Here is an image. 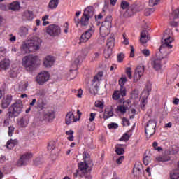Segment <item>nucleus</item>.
Segmentation results:
<instances>
[{"instance_id": "f257e3e1", "label": "nucleus", "mask_w": 179, "mask_h": 179, "mask_svg": "<svg viewBox=\"0 0 179 179\" xmlns=\"http://www.w3.org/2000/svg\"><path fill=\"white\" fill-rule=\"evenodd\" d=\"M162 44L161 45L159 52H157V59L152 60V66L155 70L159 71L162 68V60L166 58L170 54L169 49L172 48L171 43L173 39L172 37V31L171 29H166L164 33Z\"/></svg>"}, {"instance_id": "f03ea898", "label": "nucleus", "mask_w": 179, "mask_h": 179, "mask_svg": "<svg viewBox=\"0 0 179 179\" xmlns=\"http://www.w3.org/2000/svg\"><path fill=\"white\" fill-rule=\"evenodd\" d=\"M42 39L38 36H34L31 39L24 41L21 45V52L25 55L34 52L40 49Z\"/></svg>"}, {"instance_id": "7ed1b4c3", "label": "nucleus", "mask_w": 179, "mask_h": 179, "mask_svg": "<svg viewBox=\"0 0 179 179\" xmlns=\"http://www.w3.org/2000/svg\"><path fill=\"white\" fill-rule=\"evenodd\" d=\"M39 62L38 56L29 55L28 56H24L22 64L27 71H33L40 65Z\"/></svg>"}, {"instance_id": "20e7f679", "label": "nucleus", "mask_w": 179, "mask_h": 179, "mask_svg": "<svg viewBox=\"0 0 179 179\" xmlns=\"http://www.w3.org/2000/svg\"><path fill=\"white\" fill-rule=\"evenodd\" d=\"M23 111V103L21 101H17L8 108L7 116L9 118L17 117Z\"/></svg>"}, {"instance_id": "39448f33", "label": "nucleus", "mask_w": 179, "mask_h": 179, "mask_svg": "<svg viewBox=\"0 0 179 179\" xmlns=\"http://www.w3.org/2000/svg\"><path fill=\"white\" fill-rule=\"evenodd\" d=\"M94 16V8L93 6L87 7L80 18V24L81 27H87L91 18Z\"/></svg>"}, {"instance_id": "423d86ee", "label": "nucleus", "mask_w": 179, "mask_h": 179, "mask_svg": "<svg viewBox=\"0 0 179 179\" xmlns=\"http://www.w3.org/2000/svg\"><path fill=\"white\" fill-rule=\"evenodd\" d=\"M34 154L31 152H27L20 155L19 159L17 161L16 165L18 167L27 166L29 164V161L33 158Z\"/></svg>"}, {"instance_id": "0eeeda50", "label": "nucleus", "mask_w": 179, "mask_h": 179, "mask_svg": "<svg viewBox=\"0 0 179 179\" xmlns=\"http://www.w3.org/2000/svg\"><path fill=\"white\" fill-rule=\"evenodd\" d=\"M45 32L51 37H57L62 34L60 26L52 24L46 27Z\"/></svg>"}, {"instance_id": "6e6552de", "label": "nucleus", "mask_w": 179, "mask_h": 179, "mask_svg": "<svg viewBox=\"0 0 179 179\" xmlns=\"http://www.w3.org/2000/svg\"><path fill=\"white\" fill-rule=\"evenodd\" d=\"M157 126V123L155 120H150L145 129V134L147 136V138H150L152 136H153L155 133V127Z\"/></svg>"}, {"instance_id": "1a4fd4ad", "label": "nucleus", "mask_w": 179, "mask_h": 179, "mask_svg": "<svg viewBox=\"0 0 179 179\" xmlns=\"http://www.w3.org/2000/svg\"><path fill=\"white\" fill-rule=\"evenodd\" d=\"M84 162H80L78 164V168L83 173H85L87 171V169L90 166L93 165V162L90 157H84Z\"/></svg>"}, {"instance_id": "9d476101", "label": "nucleus", "mask_w": 179, "mask_h": 179, "mask_svg": "<svg viewBox=\"0 0 179 179\" xmlns=\"http://www.w3.org/2000/svg\"><path fill=\"white\" fill-rule=\"evenodd\" d=\"M50 76V75L48 71H41L36 77V82L39 85H42L49 80Z\"/></svg>"}, {"instance_id": "9b49d317", "label": "nucleus", "mask_w": 179, "mask_h": 179, "mask_svg": "<svg viewBox=\"0 0 179 179\" xmlns=\"http://www.w3.org/2000/svg\"><path fill=\"white\" fill-rule=\"evenodd\" d=\"M93 34H94V30L92 28L87 30L84 34L81 35L80 38L79 44H81L82 43L87 42L91 38Z\"/></svg>"}, {"instance_id": "f8f14e48", "label": "nucleus", "mask_w": 179, "mask_h": 179, "mask_svg": "<svg viewBox=\"0 0 179 179\" xmlns=\"http://www.w3.org/2000/svg\"><path fill=\"white\" fill-rule=\"evenodd\" d=\"M103 71H99V73L94 76V79L92 80V86H94L96 90L99 89L100 81H101V78H103Z\"/></svg>"}, {"instance_id": "ddd939ff", "label": "nucleus", "mask_w": 179, "mask_h": 179, "mask_svg": "<svg viewBox=\"0 0 179 179\" xmlns=\"http://www.w3.org/2000/svg\"><path fill=\"white\" fill-rule=\"evenodd\" d=\"M80 119L75 117L74 111H70L69 112L65 118V122L66 124L70 125L71 123L76 122Z\"/></svg>"}, {"instance_id": "4468645a", "label": "nucleus", "mask_w": 179, "mask_h": 179, "mask_svg": "<svg viewBox=\"0 0 179 179\" xmlns=\"http://www.w3.org/2000/svg\"><path fill=\"white\" fill-rule=\"evenodd\" d=\"M143 73H144L143 66L142 67L141 66H138L134 74V83H137L140 80L141 77L143 75Z\"/></svg>"}, {"instance_id": "2eb2a0df", "label": "nucleus", "mask_w": 179, "mask_h": 179, "mask_svg": "<svg viewBox=\"0 0 179 179\" xmlns=\"http://www.w3.org/2000/svg\"><path fill=\"white\" fill-rule=\"evenodd\" d=\"M114 45H115L114 38L110 37V38H108L107 43H106V46H107L108 50H104L105 55L108 53V55H107L108 57L111 55V51H113V48H114Z\"/></svg>"}, {"instance_id": "dca6fc26", "label": "nucleus", "mask_w": 179, "mask_h": 179, "mask_svg": "<svg viewBox=\"0 0 179 179\" xmlns=\"http://www.w3.org/2000/svg\"><path fill=\"white\" fill-rule=\"evenodd\" d=\"M126 96V89L125 88H120V91L116 90L113 92L112 95V98L113 100L117 101L120 99V98L124 97Z\"/></svg>"}, {"instance_id": "f3484780", "label": "nucleus", "mask_w": 179, "mask_h": 179, "mask_svg": "<svg viewBox=\"0 0 179 179\" xmlns=\"http://www.w3.org/2000/svg\"><path fill=\"white\" fill-rule=\"evenodd\" d=\"M55 59L54 56H46L43 60V65L45 68H50L54 65Z\"/></svg>"}, {"instance_id": "a211bd4d", "label": "nucleus", "mask_w": 179, "mask_h": 179, "mask_svg": "<svg viewBox=\"0 0 179 179\" xmlns=\"http://www.w3.org/2000/svg\"><path fill=\"white\" fill-rule=\"evenodd\" d=\"M113 24V17L111 15H108L103 22L101 24V27H105L110 29Z\"/></svg>"}, {"instance_id": "6ab92c4d", "label": "nucleus", "mask_w": 179, "mask_h": 179, "mask_svg": "<svg viewBox=\"0 0 179 179\" xmlns=\"http://www.w3.org/2000/svg\"><path fill=\"white\" fill-rule=\"evenodd\" d=\"M34 18L33 11L26 10L22 14V20L24 21H32Z\"/></svg>"}, {"instance_id": "aec40b11", "label": "nucleus", "mask_w": 179, "mask_h": 179, "mask_svg": "<svg viewBox=\"0 0 179 179\" xmlns=\"http://www.w3.org/2000/svg\"><path fill=\"white\" fill-rule=\"evenodd\" d=\"M46 106V103L43 99L39 98L37 99V102L35 104V108L38 110H43L45 109V106Z\"/></svg>"}, {"instance_id": "412c9836", "label": "nucleus", "mask_w": 179, "mask_h": 179, "mask_svg": "<svg viewBox=\"0 0 179 179\" xmlns=\"http://www.w3.org/2000/svg\"><path fill=\"white\" fill-rule=\"evenodd\" d=\"M17 34L21 38H26L29 34V28L24 26L20 27L17 30Z\"/></svg>"}, {"instance_id": "4be33fe9", "label": "nucleus", "mask_w": 179, "mask_h": 179, "mask_svg": "<svg viewBox=\"0 0 179 179\" xmlns=\"http://www.w3.org/2000/svg\"><path fill=\"white\" fill-rule=\"evenodd\" d=\"M12 99L13 97L11 95L6 96V98L2 100L1 108L4 109L7 108L11 103Z\"/></svg>"}, {"instance_id": "5701e85b", "label": "nucleus", "mask_w": 179, "mask_h": 179, "mask_svg": "<svg viewBox=\"0 0 179 179\" xmlns=\"http://www.w3.org/2000/svg\"><path fill=\"white\" fill-rule=\"evenodd\" d=\"M10 66V62L8 59H3V60H1L0 62V69L6 71L9 69Z\"/></svg>"}, {"instance_id": "b1692460", "label": "nucleus", "mask_w": 179, "mask_h": 179, "mask_svg": "<svg viewBox=\"0 0 179 179\" xmlns=\"http://www.w3.org/2000/svg\"><path fill=\"white\" fill-rule=\"evenodd\" d=\"M18 144V141L17 139L9 140L6 142V148L9 150L13 149V148Z\"/></svg>"}, {"instance_id": "393cba45", "label": "nucleus", "mask_w": 179, "mask_h": 179, "mask_svg": "<svg viewBox=\"0 0 179 179\" xmlns=\"http://www.w3.org/2000/svg\"><path fill=\"white\" fill-rule=\"evenodd\" d=\"M59 4V0H50L48 7L50 10H55L58 7Z\"/></svg>"}, {"instance_id": "a878e982", "label": "nucleus", "mask_w": 179, "mask_h": 179, "mask_svg": "<svg viewBox=\"0 0 179 179\" xmlns=\"http://www.w3.org/2000/svg\"><path fill=\"white\" fill-rule=\"evenodd\" d=\"M20 3L18 1H13L9 5V9L13 11L18 10H20Z\"/></svg>"}, {"instance_id": "bb28decb", "label": "nucleus", "mask_w": 179, "mask_h": 179, "mask_svg": "<svg viewBox=\"0 0 179 179\" xmlns=\"http://www.w3.org/2000/svg\"><path fill=\"white\" fill-rule=\"evenodd\" d=\"M99 31H100L101 36L103 38H104V37L108 36V34H110V28L100 27Z\"/></svg>"}, {"instance_id": "cd10ccee", "label": "nucleus", "mask_w": 179, "mask_h": 179, "mask_svg": "<svg viewBox=\"0 0 179 179\" xmlns=\"http://www.w3.org/2000/svg\"><path fill=\"white\" fill-rule=\"evenodd\" d=\"M171 179H179V162H178V169L173 170L170 173Z\"/></svg>"}, {"instance_id": "c85d7f7f", "label": "nucleus", "mask_w": 179, "mask_h": 179, "mask_svg": "<svg viewBox=\"0 0 179 179\" xmlns=\"http://www.w3.org/2000/svg\"><path fill=\"white\" fill-rule=\"evenodd\" d=\"M29 87V83L28 82H21L20 84H19V90L20 92H25L27 91V87Z\"/></svg>"}, {"instance_id": "c756f323", "label": "nucleus", "mask_w": 179, "mask_h": 179, "mask_svg": "<svg viewBox=\"0 0 179 179\" xmlns=\"http://www.w3.org/2000/svg\"><path fill=\"white\" fill-rule=\"evenodd\" d=\"M122 146L123 145L121 144H117L115 145V152L119 155H124V149L122 148Z\"/></svg>"}, {"instance_id": "7c9ffc66", "label": "nucleus", "mask_w": 179, "mask_h": 179, "mask_svg": "<svg viewBox=\"0 0 179 179\" xmlns=\"http://www.w3.org/2000/svg\"><path fill=\"white\" fill-rule=\"evenodd\" d=\"M170 159H171V157L169 155H166L156 157V160L159 162H166L169 161Z\"/></svg>"}, {"instance_id": "2f4dec72", "label": "nucleus", "mask_w": 179, "mask_h": 179, "mask_svg": "<svg viewBox=\"0 0 179 179\" xmlns=\"http://www.w3.org/2000/svg\"><path fill=\"white\" fill-rule=\"evenodd\" d=\"M44 118L50 121L55 119V113L52 111H49L44 115Z\"/></svg>"}, {"instance_id": "473e14b6", "label": "nucleus", "mask_w": 179, "mask_h": 179, "mask_svg": "<svg viewBox=\"0 0 179 179\" xmlns=\"http://www.w3.org/2000/svg\"><path fill=\"white\" fill-rule=\"evenodd\" d=\"M113 115H114V113H113V109H106V110H105L103 118L105 120H107V119L113 117Z\"/></svg>"}, {"instance_id": "72a5a7b5", "label": "nucleus", "mask_w": 179, "mask_h": 179, "mask_svg": "<svg viewBox=\"0 0 179 179\" xmlns=\"http://www.w3.org/2000/svg\"><path fill=\"white\" fill-rule=\"evenodd\" d=\"M132 135L131 134V131L129 130L128 131L127 133H125L120 139V141H127L130 136Z\"/></svg>"}, {"instance_id": "f704fd0d", "label": "nucleus", "mask_w": 179, "mask_h": 179, "mask_svg": "<svg viewBox=\"0 0 179 179\" xmlns=\"http://www.w3.org/2000/svg\"><path fill=\"white\" fill-rule=\"evenodd\" d=\"M128 107L124 105H120L119 106H117V112L122 113V114H124L127 112Z\"/></svg>"}, {"instance_id": "c9c22d12", "label": "nucleus", "mask_w": 179, "mask_h": 179, "mask_svg": "<svg viewBox=\"0 0 179 179\" xmlns=\"http://www.w3.org/2000/svg\"><path fill=\"white\" fill-rule=\"evenodd\" d=\"M18 125L20 126V127H26L28 125L27 120L24 117L21 118L18 122Z\"/></svg>"}, {"instance_id": "e433bc0d", "label": "nucleus", "mask_w": 179, "mask_h": 179, "mask_svg": "<svg viewBox=\"0 0 179 179\" xmlns=\"http://www.w3.org/2000/svg\"><path fill=\"white\" fill-rule=\"evenodd\" d=\"M73 134H74V131H72V130H69V131H66V135L68 136L67 140H69V141H74Z\"/></svg>"}, {"instance_id": "4c0bfd02", "label": "nucleus", "mask_w": 179, "mask_h": 179, "mask_svg": "<svg viewBox=\"0 0 179 179\" xmlns=\"http://www.w3.org/2000/svg\"><path fill=\"white\" fill-rule=\"evenodd\" d=\"M56 148V142L55 141H50L48 145V150L49 151H52Z\"/></svg>"}, {"instance_id": "58836bf2", "label": "nucleus", "mask_w": 179, "mask_h": 179, "mask_svg": "<svg viewBox=\"0 0 179 179\" xmlns=\"http://www.w3.org/2000/svg\"><path fill=\"white\" fill-rule=\"evenodd\" d=\"M142 168V164L141 163L136 164L133 169L134 172H140Z\"/></svg>"}, {"instance_id": "ea45409f", "label": "nucleus", "mask_w": 179, "mask_h": 179, "mask_svg": "<svg viewBox=\"0 0 179 179\" xmlns=\"http://www.w3.org/2000/svg\"><path fill=\"white\" fill-rule=\"evenodd\" d=\"M9 75L11 78H15L17 76V71L15 69H13L9 71Z\"/></svg>"}, {"instance_id": "a19ab883", "label": "nucleus", "mask_w": 179, "mask_h": 179, "mask_svg": "<svg viewBox=\"0 0 179 179\" xmlns=\"http://www.w3.org/2000/svg\"><path fill=\"white\" fill-rule=\"evenodd\" d=\"M127 79L124 78H122L119 80V85H120V88H125L124 87V84L127 83Z\"/></svg>"}, {"instance_id": "79ce46f5", "label": "nucleus", "mask_w": 179, "mask_h": 179, "mask_svg": "<svg viewBox=\"0 0 179 179\" xmlns=\"http://www.w3.org/2000/svg\"><path fill=\"white\" fill-rule=\"evenodd\" d=\"M95 107L99 108L100 109L104 108V103L100 101H96L95 102Z\"/></svg>"}, {"instance_id": "37998d69", "label": "nucleus", "mask_w": 179, "mask_h": 179, "mask_svg": "<svg viewBox=\"0 0 179 179\" xmlns=\"http://www.w3.org/2000/svg\"><path fill=\"white\" fill-rule=\"evenodd\" d=\"M69 24L66 22L64 24H63V31L64 34H68L69 33Z\"/></svg>"}, {"instance_id": "c03bdc74", "label": "nucleus", "mask_w": 179, "mask_h": 179, "mask_svg": "<svg viewBox=\"0 0 179 179\" xmlns=\"http://www.w3.org/2000/svg\"><path fill=\"white\" fill-rule=\"evenodd\" d=\"M7 50L5 47L1 46L0 47V55L1 57H5L6 55Z\"/></svg>"}, {"instance_id": "a18cd8bd", "label": "nucleus", "mask_w": 179, "mask_h": 179, "mask_svg": "<svg viewBox=\"0 0 179 179\" xmlns=\"http://www.w3.org/2000/svg\"><path fill=\"white\" fill-rule=\"evenodd\" d=\"M152 147L154 148L155 150H157L158 152H161L163 150L161 147H158V143L157 142H154L152 143Z\"/></svg>"}, {"instance_id": "49530a36", "label": "nucleus", "mask_w": 179, "mask_h": 179, "mask_svg": "<svg viewBox=\"0 0 179 179\" xmlns=\"http://www.w3.org/2000/svg\"><path fill=\"white\" fill-rule=\"evenodd\" d=\"M104 16H106V11L103 10L98 15V16L95 15V19L101 20Z\"/></svg>"}, {"instance_id": "de8ad7c7", "label": "nucleus", "mask_w": 179, "mask_h": 179, "mask_svg": "<svg viewBox=\"0 0 179 179\" xmlns=\"http://www.w3.org/2000/svg\"><path fill=\"white\" fill-rule=\"evenodd\" d=\"M126 74L127 75L129 79H131L132 78L131 67H127V69H126Z\"/></svg>"}, {"instance_id": "09e8293b", "label": "nucleus", "mask_w": 179, "mask_h": 179, "mask_svg": "<svg viewBox=\"0 0 179 179\" xmlns=\"http://www.w3.org/2000/svg\"><path fill=\"white\" fill-rule=\"evenodd\" d=\"M129 7V3L126 1H122L121 3V8L123 10L127 9Z\"/></svg>"}, {"instance_id": "8fccbe9b", "label": "nucleus", "mask_w": 179, "mask_h": 179, "mask_svg": "<svg viewBox=\"0 0 179 179\" xmlns=\"http://www.w3.org/2000/svg\"><path fill=\"white\" fill-rule=\"evenodd\" d=\"M15 132V127L13 126H10L8 127V134L9 136H13V134Z\"/></svg>"}, {"instance_id": "3c124183", "label": "nucleus", "mask_w": 179, "mask_h": 179, "mask_svg": "<svg viewBox=\"0 0 179 179\" xmlns=\"http://www.w3.org/2000/svg\"><path fill=\"white\" fill-rule=\"evenodd\" d=\"M124 53H119V55H117V62L121 63L124 61Z\"/></svg>"}, {"instance_id": "603ef678", "label": "nucleus", "mask_w": 179, "mask_h": 179, "mask_svg": "<svg viewBox=\"0 0 179 179\" xmlns=\"http://www.w3.org/2000/svg\"><path fill=\"white\" fill-rule=\"evenodd\" d=\"M160 0H150L149 1V5L150 7H153L156 5H157V3L159 2Z\"/></svg>"}, {"instance_id": "864d4df0", "label": "nucleus", "mask_w": 179, "mask_h": 179, "mask_svg": "<svg viewBox=\"0 0 179 179\" xmlns=\"http://www.w3.org/2000/svg\"><path fill=\"white\" fill-rule=\"evenodd\" d=\"M141 53H142L145 57H148L150 56V52L149 49H143V50L141 51Z\"/></svg>"}, {"instance_id": "5fc2aeb1", "label": "nucleus", "mask_w": 179, "mask_h": 179, "mask_svg": "<svg viewBox=\"0 0 179 179\" xmlns=\"http://www.w3.org/2000/svg\"><path fill=\"white\" fill-rule=\"evenodd\" d=\"M141 39H143V38L149 37L148 32L146 30H143L141 32Z\"/></svg>"}, {"instance_id": "6e6d98bb", "label": "nucleus", "mask_w": 179, "mask_h": 179, "mask_svg": "<svg viewBox=\"0 0 179 179\" xmlns=\"http://www.w3.org/2000/svg\"><path fill=\"white\" fill-rule=\"evenodd\" d=\"M173 15L174 19L179 18V8L173 11Z\"/></svg>"}, {"instance_id": "4d7b16f0", "label": "nucleus", "mask_w": 179, "mask_h": 179, "mask_svg": "<svg viewBox=\"0 0 179 179\" xmlns=\"http://www.w3.org/2000/svg\"><path fill=\"white\" fill-rule=\"evenodd\" d=\"M153 12V9L152 8H146L145 10V16H150L152 13Z\"/></svg>"}, {"instance_id": "13d9d810", "label": "nucleus", "mask_w": 179, "mask_h": 179, "mask_svg": "<svg viewBox=\"0 0 179 179\" xmlns=\"http://www.w3.org/2000/svg\"><path fill=\"white\" fill-rule=\"evenodd\" d=\"M74 22L76 24V27H79V24H80V20L79 17H74Z\"/></svg>"}, {"instance_id": "bf43d9fd", "label": "nucleus", "mask_w": 179, "mask_h": 179, "mask_svg": "<svg viewBox=\"0 0 179 179\" xmlns=\"http://www.w3.org/2000/svg\"><path fill=\"white\" fill-rule=\"evenodd\" d=\"M150 160V157L145 156V157L143 158V164H144L145 165H146V166L148 165Z\"/></svg>"}, {"instance_id": "052dcab7", "label": "nucleus", "mask_w": 179, "mask_h": 179, "mask_svg": "<svg viewBox=\"0 0 179 179\" xmlns=\"http://www.w3.org/2000/svg\"><path fill=\"white\" fill-rule=\"evenodd\" d=\"M108 127L110 129H117V128H118V124H117L115 123H111V124L108 125Z\"/></svg>"}, {"instance_id": "680f3d73", "label": "nucleus", "mask_w": 179, "mask_h": 179, "mask_svg": "<svg viewBox=\"0 0 179 179\" xmlns=\"http://www.w3.org/2000/svg\"><path fill=\"white\" fill-rule=\"evenodd\" d=\"M124 156H120L117 160L116 163L118 164H122V162H124Z\"/></svg>"}, {"instance_id": "e2e57ef3", "label": "nucleus", "mask_w": 179, "mask_h": 179, "mask_svg": "<svg viewBox=\"0 0 179 179\" xmlns=\"http://www.w3.org/2000/svg\"><path fill=\"white\" fill-rule=\"evenodd\" d=\"M148 40H149V37H143V39H142V37H141L140 42L142 44H145Z\"/></svg>"}, {"instance_id": "0e129e2a", "label": "nucleus", "mask_w": 179, "mask_h": 179, "mask_svg": "<svg viewBox=\"0 0 179 179\" xmlns=\"http://www.w3.org/2000/svg\"><path fill=\"white\" fill-rule=\"evenodd\" d=\"M96 118V113H92L90 115V122H94Z\"/></svg>"}, {"instance_id": "69168bd1", "label": "nucleus", "mask_w": 179, "mask_h": 179, "mask_svg": "<svg viewBox=\"0 0 179 179\" xmlns=\"http://www.w3.org/2000/svg\"><path fill=\"white\" fill-rule=\"evenodd\" d=\"M123 43L124 45H128L129 44V41H128V38H126V34H123Z\"/></svg>"}, {"instance_id": "338daca9", "label": "nucleus", "mask_w": 179, "mask_h": 179, "mask_svg": "<svg viewBox=\"0 0 179 179\" xmlns=\"http://www.w3.org/2000/svg\"><path fill=\"white\" fill-rule=\"evenodd\" d=\"M122 122H123L124 126H126V125L129 126L130 125L129 121L128 120H127L126 118L123 119Z\"/></svg>"}, {"instance_id": "774afa93", "label": "nucleus", "mask_w": 179, "mask_h": 179, "mask_svg": "<svg viewBox=\"0 0 179 179\" xmlns=\"http://www.w3.org/2000/svg\"><path fill=\"white\" fill-rule=\"evenodd\" d=\"M130 57H134V49L133 45H131Z\"/></svg>"}]
</instances>
